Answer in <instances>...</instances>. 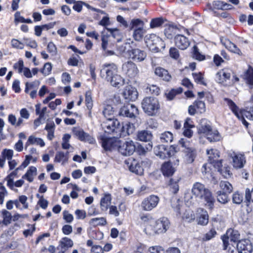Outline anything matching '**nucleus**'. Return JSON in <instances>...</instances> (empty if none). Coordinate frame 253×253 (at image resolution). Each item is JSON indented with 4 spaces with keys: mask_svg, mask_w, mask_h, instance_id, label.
I'll list each match as a JSON object with an SVG mask.
<instances>
[{
    "mask_svg": "<svg viewBox=\"0 0 253 253\" xmlns=\"http://www.w3.org/2000/svg\"><path fill=\"white\" fill-rule=\"evenodd\" d=\"M103 114L106 118V120L101 124L103 132H100L98 138L101 142H113L110 141L112 136L110 135L115 134V137H120L130 135L135 130V126L132 123H126L123 125L121 127V125L119 121L114 119V111L111 106H107L104 108Z\"/></svg>",
    "mask_w": 253,
    "mask_h": 253,
    "instance_id": "nucleus-1",
    "label": "nucleus"
},
{
    "mask_svg": "<svg viewBox=\"0 0 253 253\" xmlns=\"http://www.w3.org/2000/svg\"><path fill=\"white\" fill-rule=\"evenodd\" d=\"M192 192L195 198L202 205L210 210H212L214 207L215 200L210 190L199 182L194 184Z\"/></svg>",
    "mask_w": 253,
    "mask_h": 253,
    "instance_id": "nucleus-2",
    "label": "nucleus"
},
{
    "mask_svg": "<svg viewBox=\"0 0 253 253\" xmlns=\"http://www.w3.org/2000/svg\"><path fill=\"white\" fill-rule=\"evenodd\" d=\"M199 134L205 136L210 142L220 141L222 140V136L216 129L212 130L210 122L206 119H203L198 127Z\"/></svg>",
    "mask_w": 253,
    "mask_h": 253,
    "instance_id": "nucleus-3",
    "label": "nucleus"
},
{
    "mask_svg": "<svg viewBox=\"0 0 253 253\" xmlns=\"http://www.w3.org/2000/svg\"><path fill=\"white\" fill-rule=\"evenodd\" d=\"M213 149L207 150V153L209 155V161L211 164H213V167L217 170V171L225 178H228L232 175L230 167L227 164L222 165L223 160H218L219 155L216 153H213Z\"/></svg>",
    "mask_w": 253,
    "mask_h": 253,
    "instance_id": "nucleus-4",
    "label": "nucleus"
},
{
    "mask_svg": "<svg viewBox=\"0 0 253 253\" xmlns=\"http://www.w3.org/2000/svg\"><path fill=\"white\" fill-rule=\"evenodd\" d=\"M225 100L232 112L248 128L249 124L246 121L245 118L250 120H253V107H248L246 109L239 112L238 107L232 100L228 98Z\"/></svg>",
    "mask_w": 253,
    "mask_h": 253,
    "instance_id": "nucleus-5",
    "label": "nucleus"
},
{
    "mask_svg": "<svg viewBox=\"0 0 253 253\" xmlns=\"http://www.w3.org/2000/svg\"><path fill=\"white\" fill-rule=\"evenodd\" d=\"M141 105L144 112L151 116L155 115L160 108L158 99L153 97L144 98L142 101Z\"/></svg>",
    "mask_w": 253,
    "mask_h": 253,
    "instance_id": "nucleus-6",
    "label": "nucleus"
},
{
    "mask_svg": "<svg viewBox=\"0 0 253 253\" xmlns=\"http://www.w3.org/2000/svg\"><path fill=\"white\" fill-rule=\"evenodd\" d=\"M145 42L147 47L152 52L156 53L165 47L164 42L156 35L152 34L149 35L146 38Z\"/></svg>",
    "mask_w": 253,
    "mask_h": 253,
    "instance_id": "nucleus-7",
    "label": "nucleus"
},
{
    "mask_svg": "<svg viewBox=\"0 0 253 253\" xmlns=\"http://www.w3.org/2000/svg\"><path fill=\"white\" fill-rule=\"evenodd\" d=\"M154 151L156 156L164 159L174 155L177 150L174 145H170L168 147L164 144H160L154 148Z\"/></svg>",
    "mask_w": 253,
    "mask_h": 253,
    "instance_id": "nucleus-8",
    "label": "nucleus"
},
{
    "mask_svg": "<svg viewBox=\"0 0 253 253\" xmlns=\"http://www.w3.org/2000/svg\"><path fill=\"white\" fill-rule=\"evenodd\" d=\"M118 73V68L114 63H105L102 65L100 76L107 81L110 80Z\"/></svg>",
    "mask_w": 253,
    "mask_h": 253,
    "instance_id": "nucleus-9",
    "label": "nucleus"
},
{
    "mask_svg": "<svg viewBox=\"0 0 253 253\" xmlns=\"http://www.w3.org/2000/svg\"><path fill=\"white\" fill-rule=\"evenodd\" d=\"M160 201L159 197L155 195H151L145 198L141 203V207L144 211H151L155 208Z\"/></svg>",
    "mask_w": 253,
    "mask_h": 253,
    "instance_id": "nucleus-10",
    "label": "nucleus"
},
{
    "mask_svg": "<svg viewBox=\"0 0 253 253\" xmlns=\"http://www.w3.org/2000/svg\"><path fill=\"white\" fill-rule=\"evenodd\" d=\"M169 225L170 222L168 218L162 217L155 221L152 225V229L156 234L164 233L168 230Z\"/></svg>",
    "mask_w": 253,
    "mask_h": 253,
    "instance_id": "nucleus-11",
    "label": "nucleus"
},
{
    "mask_svg": "<svg viewBox=\"0 0 253 253\" xmlns=\"http://www.w3.org/2000/svg\"><path fill=\"white\" fill-rule=\"evenodd\" d=\"M122 69L123 73L130 78H135L139 73V70L136 65L131 61L124 63Z\"/></svg>",
    "mask_w": 253,
    "mask_h": 253,
    "instance_id": "nucleus-12",
    "label": "nucleus"
},
{
    "mask_svg": "<svg viewBox=\"0 0 253 253\" xmlns=\"http://www.w3.org/2000/svg\"><path fill=\"white\" fill-rule=\"evenodd\" d=\"M127 54L129 58L136 62L143 61L147 56V53L145 51L132 47L127 50Z\"/></svg>",
    "mask_w": 253,
    "mask_h": 253,
    "instance_id": "nucleus-13",
    "label": "nucleus"
},
{
    "mask_svg": "<svg viewBox=\"0 0 253 253\" xmlns=\"http://www.w3.org/2000/svg\"><path fill=\"white\" fill-rule=\"evenodd\" d=\"M138 114L137 108L133 104H128L121 108L119 115L130 118H134Z\"/></svg>",
    "mask_w": 253,
    "mask_h": 253,
    "instance_id": "nucleus-14",
    "label": "nucleus"
},
{
    "mask_svg": "<svg viewBox=\"0 0 253 253\" xmlns=\"http://www.w3.org/2000/svg\"><path fill=\"white\" fill-rule=\"evenodd\" d=\"M239 253H251L253 250V244L248 239H242L237 244Z\"/></svg>",
    "mask_w": 253,
    "mask_h": 253,
    "instance_id": "nucleus-15",
    "label": "nucleus"
},
{
    "mask_svg": "<svg viewBox=\"0 0 253 253\" xmlns=\"http://www.w3.org/2000/svg\"><path fill=\"white\" fill-rule=\"evenodd\" d=\"M73 134L81 141H87L93 142V137L89 134L85 132L82 128L80 127H74L72 130Z\"/></svg>",
    "mask_w": 253,
    "mask_h": 253,
    "instance_id": "nucleus-16",
    "label": "nucleus"
},
{
    "mask_svg": "<svg viewBox=\"0 0 253 253\" xmlns=\"http://www.w3.org/2000/svg\"><path fill=\"white\" fill-rule=\"evenodd\" d=\"M122 94L126 102L134 101L137 98L138 96L136 89L131 85L126 86Z\"/></svg>",
    "mask_w": 253,
    "mask_h": 253,
    "instance_id": "nucleus-17",
    "label": "nucleus"
},
{
    "mask_svg": "<svg viewBox=\"0 0 253 253\" xmlns=\"http://www.w3.org/2000/svg\"><path fill=\"white\" fill-rule=\"evenodd\" d=\"M117 150L124 156H130L135 151L134 143H118Z\"/></svg>",
    "mask_w": 253,
    "mask_h": 253,
    "instance_id": "nucleus-18",
    "label": "nucleus"
},
{
    "mask_svg": "<svg viewBox=\"0 0 253 253\" xmlns=\"http://www.w3.org/2000/svg\"><path fill=\"white\" fill-rule=\"evenodd\" d=\"M161 171L165 177H171L176 171L170 161L165 162L161 165Z\"/></svg>",
    "mask_w": 253,
    "mask_h": 253,
    "instance_id": "nucleus-19",
    "label": "nucleus"
},
{
    "mask_svg": "<svg viewBox=\"0 0 253 253\" xmlns=\"http://www.w3.org/2000/svg\"><path fill=\"white\" fill-rule=\"evenodd\" d=\"M183 30L184 31L186 32L189 35V32L187 29L184 27L178 25L171 24L169 25L165 30V35L168 39H171L173 35L175 34L177 31H181Z\"/></svg>",
    "mask_w": 253,
    "mask_h": 253,
    "instance_id": "nucleus-20",
    "label": "nucleus"
},
{
    "mask_svg": "<svg viewBox=\"0 0 253 253\" xmlns=\"http://www.w3.org/2000/svg\"><path fill=\"white\" fill-rule=\"evenodd\" d=\"M207 6L209 10L214 11L215 10L230 9L232 6L222 1L215 0L212 3H207Z\"/></svg>",
    "mask_w": 253,
    "mask_h": 253,
    "instance_id": "nucleus-21",
    "label": "nucleus"
},
{
    "mask_svg": "<svg viewBox=\"0 0 253 253\" xmlns=\"http://www.w3.org/2000/svg\"><path fill=\"white\" fill-rule=\"evenodd\" d=\"M246 163V157L244 154H235L232 157V166L237 169L243 168Z\"/></svg>",
    "mask_w": 253,
    "mask_h": 253,
    "instance_id": "nucleus-22",
    "label": "nucleus"
},
{
    "mask_svg": "<svg viewBox=\"0 0 253 253\" xmlns=\"http://www.w3.org/2000/svg\"><path fill=\"white\" fill-rule=\"evenodd\" d=\"M174 42L175 45L182 50L186 49L190 44L188 38L181 34H177L175 37Z\"/></svg>",
    "mask_w": 253,
    "mask_h": 253,
    "instance_id": "nucleus-23",
    "label": "nucleus"
},
{
    "mask_svg": "<svg viewBox=\"0 0 253 253\" xmlns=\"http://www.w3.org/2000/svg\"><path fill=\"white\" fill-rule=\"evenodd\" d=\"M186 143H180L181 147L184 148L183 150L186 157V160L188 163H193L196 156V150L195 148L192 147H186Z\"/></svg>",
    "mask_w": 253,
    "mask_h": 253,
    "instance_id": "nucleus-24",
    "label": "nucleus"
},
{
    "mask_svg": "<svg viewBox=\"0 0 253 253\" xmlns=\"http://www.w3.org/2000/svg\"><path fill=\"white\" fill-rule=\"evenodd\" d=\"M231 71L228 69H223L218 71L215 75V80L219 83H223L229 80Z\"/></svg>",
    "mask_w": 253,
    "mask_h": 253,
    "instance_id": "nucleus-25",
    "label": "nucleus"
},
{
    "mask_svg": "<svg viewBox=\"0 0 253 253\" xmlns=\"http://www.w3.org/2000/svg\"><path fill=\"white\" fill-rule=\"evenodd\" d=\"M142 163V162H139L133 160L129 166V170L137 175H142L144 174Z\"/></svg>",
    "mask_w": 253,
    "mask_h": 253,
    "instance_id": "nucleus-26",
    "label": "nucleus"
},
{
    "mask_svg": "<svg viewBox=\"0 0 253 253\" xmlns=\"http://www.w3.org/2000/svg\"><path fill=\"white\" fill-rule=\"evenodd\" d=\"M112 200V196L110 193H105L101 198L100 202V209L102 211H106L108 209Z\"/></svg>",
    "mask_w": 253,
    "mask_h": 253,
    "instance_id": "nucleus-27",
    "label": "nucleus"
},
{
    "mask_svg": "<svg viewBox=\"0 0 253 253\" xmlns=\"http://www.w3.org/2000/svg\"><path fill=\"white\" fill-rule=\"evenodd\" d=\"M201 213L196 217V221L198 225L206 226L209 223V214L206 210L203 209H200Z\"/></svg>",
    "mask_w": 253,
    "mask_h": 253,
    "instance_id": "nucleus-28",
    "label": "nucleus"
},
{
    "mask_svg": "<svg viewBox=\"0 0 253 253\" xmlns=\"http://www.w3.org/2000/svg\"><path fill=\"white\" fill-rule=\"evenodd\" d=\"M154 73L156 76L166 82L169 81L171 78V77L168 71L160 67L156 68Z\"/></svg>",
    "mask_w": 253,
    "mask_h": 253,
    "instance_id": "nucleus-29",
    "label": "nucleus"
},
{
    "mask_svg": "<svg viewBox=\"0 0 253 253\" xmlns=\"http://www.w3.org/2000/svg\"><path fill=\"white\" fill-rule=\"evenodd\" d=\"M181 180V177L176 178H170L168 182L169 190L174 194H176L179 190V182Z\"/></svg>",
    "mask_w": 253,
    "mask_h": 253,
    "instance_id": "nucleus-30",
    "label": "nucleus"
},
{
    "mask_svg": "<svg viewBox=\"0 0 253 253\" xmlns=\"http://www.w3.org/2000/svg\"><path fill=\"white\" fill-rule=\"evenodd\" d=\"M14 68L17 69L19 73L23 72L24 75L28 78L32 77V75L30 70L28 68H24V63L23 61L19 60L18 63L14 65Z\"/></svg>",
    "mask_w": 253,
    "mask_h": 253,
    "instance_id": "nucleus-31",
    "label": "nucleus"
},
{
    "mask_svg": "<svg viewBox=\"0 0 253 253\" xmlns=\"http://www.w3.org/2000/svg\"><path fill=\"white\" fill-rule=\"evenodd\" d=\"M137 137L138 140L146 142L152 141L153 135L150 131L144 130L138 132Z\"/></svg>",
    "mask_w": 253,
    "mask_h": 253,
    "instance_id": "nucleus-32",
    "label": "nucleus"
},
{
    "mask_svg": "<svg viewBox=\"0 0 253 253\" xmlns=\"http://www.w3.org/2000/svg\"><path fill=\"white\" fill-rule=\"evenodd\" d=\"M109 82L113 86L120 88L125 84V80L117 73Z\"/></svg>",
    "mask_w": 253,
    "mask_h": 253,
    "instance_id": "nucleus-33",
    "label": "nucleus"
},
{
    "mask_svg": "<svg viewBox=\"0 0 253 253\" xmlns=\"http://www.w3.org/2000/svg\"><path fill=\"white\" fill-rule=\"evenodd\" d=\"M37 169L35 167L30 166L26 173L22 176V178L32 182L34 180V176L37 174Z\"/></svg>",
    "mask_w": 253,
    "mask_h": 253,
    "instance_id": "nucleus-34",
    "label": "nucleus"
},
{
    "mask_svg": "<svg viewBox=\"0 0 253 253\" xmlns=\"http://www.w3.org/2000/svg\"><path fill=\"white\" fill-rule=\"evenodd\" d=\"M219 191L228 194L231 193L233 189L232 184L227 181H221L219 183Z\"/></svg>",
    "mask_w": 253,
    "mask_h": 253,
    "instance_id": "nucleus-35",
    "label": "nucleus"
},
{
    "mask_svg": "<svg viewBox=\"0 0 253 253\" xmlns=\"http://www.w3.org/2000/svg\"><path fill=\"white\" fill-rule=\"evenodd\" d=\"M73 245V242L71 239L63 237L60 241L59 246L62 250L66 251L69 248L72 247Z\"/></svg>",
    "mask_w": 253,
    "mask_h": 253,
    "instance_id": "nucleus-36",
    "label": "nucleus"
},
{
    "mask_svg": "<svg viewBox=\"0 0 253 253\" xmlns=\"http://www.w3.org/2000/svg\"><path fill=\"white\" fill-rule=\"evenodd\" d=\"M138 144L137 147L135 146V151L139 155H144L148 151H150L152 149V143H148L143 146L144 143H137Z\"/></svg>",
    "mask_w": 253,
    "mask_h": 253,
    "instance_id": "nucleus-37",
    "label": "nucleus"
},
{
    "mask_svg": "<svg viewBox=\"0 0 253 253\" xmlns=\"http://www.w3.org/2000/svg\"><path fill=\"white\" fill-rule=\"evenodd\" d=\"M107 223L106 219L104 217L93 218L89 221V224L93 227L105 226Z\"/></svg>",
    "mask_w": 253,
    "mask_h": 253,
    "instance_id": "nucleus-38",
    "label": "nucleus"
},
{
    "mask_svg": "<svg viewBox=\"0 0 253 253\" xmlns=\"http://www.w3.org/2000/svg\"><path fill=\"white\" fill-rule=\"evenodd\" d=\"M103 150L102 152H112L114 151L117 150L118 143H101Z\"/></svg>",
    "mask_w": 253,
    "mask_h": 253,
    "instance_id": "nucleus-39",
    "label": "nucleus"
},
{
    "mask_svg": "<svg viewBox=\"0 0 253 253\" xmlns=\"http://www.w3.org/2000/svg\"><path fill=\"white\" fill-rule=\"evenodd\" d=\"M144 30L143 27H140L134 30L133 32V38L136 41H140L142 40L144 34Z\"/></svg>",
    "mask_w": 253,
    "mask_h": 253,
    "instance_id": "nucleus-40",
    "label": "nucleus"
},
{
    "mask_svg": "<svg viewBox=\"0 0 253 253\" xmlns=\"http://www.w3.org/2000/svg\"><path fill=\"white\" fill-rule=\"evenodd\" d=\"M217 201L223 204H225L229 201L228 194L221 192V191H218L217 192Z\"/></svg>",
    "mask_w": 253,
    "mask_h": 253,
    "instance_id": "nucleus-41",
    "label": "nucleus"
},
{
    "mask_svg": "<svg viewBox=\"0 0 253 253\" xmlns=\"http://www.w3.org/2000/svg\"><path fill=\"white\" fill-rule=\"evenodd\" d=\"M182 88L179 87L176 89H171L168 93H166L165 95L168 100H171L176 95L182 93Z\"/></svg>",
    "mask_w": 253,
    "mask_h": 253,
    "instance_id": "nucleus-42",
    "label": "nucleus"
},
{
    "mask_svg": "<svg viewBox=\"0 0 253 253\" xmlns=\"http://www.w3.org/2000/svg\"><path fill=\"white\" fill-rule=\"evenodd\" d=\"M226 47L228 48L231 52L238 55H241L242 52L240 49L236 46L235 44L232 42L230 41H227L226 42Z\"/></svg>",
    "mask_w": 253,
    "mask_h": 253,
    "instance_id": "nucleus-43",
    "label": "nucleus"
},
{
    "mask_svg": "<svg viewBox=\"0 0 253 253\" xmlns=\"http://www.w3.org/2000/svg\"><path fill=\"white\" fill-rule=\"evenodd\" d=\"M229 237L231 242L238 243L240 240V234L237 230L230 229L227 231V233L230 232Z\"/></svg>",
    "mask_w": 253,
    "mask_h": 253,
    "instance_id": "nucleus-44",
    "label": "nucleus"
},
{
    "mask_svg": "<svg viewBox=\"0 0 253 253\" xmlns=\"http://www.w3.org/2000/svg\"><path fill=\"white\" fill-rule=\"evenodd\" d=\"M208 162V163L203 165L202 168V171L204 174H207L211 177L213 175L212 169L211 168V165L213 166V164H211L209 160Z\"/></svg>",
    "mask_w": 253,
    "mask_h": 253,
    "instance_id": "nucleus-45",
    "label": "nucleus"
},
{
    "mask_svg": "<svg viewBox=\"0 0 253 253\" xmlns=\"http://www.w3.org/2000/svg\"><path fill=\"white\" fill-rule=\"evenodd\" d=\"M183 220L188 222H191L195 219V216L193 211H185L182 215Z\"/></svg>",
    "mask_w": 253,
    "mask_h": 253,
    "instance_id": "nucleus-46",
    "label": "nucleus"
},
{
    "mask_svg": "<svg viewBox=\"0 0 253 253\" xmlns=\"http://www.w3.org/2000/svg\"><path fill=\"white\" fill-rule=\"evenodd\" d=\"M217 234L214 228H211L209 231L205 234L202 237L203 241H208L213 238Z\"/></svg>",
    "mask_w": 253,
    "mask_h": 253,
    "instance_id": "nucleus-47",
    "label": "nucleus"
},
{
    "mask_svg": "<svg viewBox=\"0 0 253 253\" xmlns=\"http://www.w3.org/2000/svg\"><path fill=\"white\" fill-rule=\"evenodd\" d=\"M245 202L247 206L253 203V187L252 189L247 188L245 190Z\"/></svg>",
    "mask_w": 253,
    "mask_h": 253,
    "instance_id": "nucleus-48",
    "label": "nucleus"
},
{
    "mask_svg": "<svg viewBox=\"0 0 253 253\" xmlns=\"http://www.w3.org/2000/svg\"><path fill=\"white\" fill-rule=\"evenodd\" d=\"M85 102L87 108L90 111L93 106V101L91 96V92L90 90L87 91L85 93Z\"/></svg>",
    "mask_w": 253,
    "mask_h": 253,
    "instance_id": "nucleus-49",
    "label": "nucleus"
},
{
    "mask_svg": "<svg viewBox=\"0 0 253 253\" xmlns=\"http://www.w3.org/2000/svg\"><path fill=\"white\" fill-rule=\"evenodd\" d=\"M173 134L169 131H166L161 134V141L162 142H171L173 140Z\"/></svg>",
    "mask_w": 253,
    "mask_h": 253,
    "instance_id": "nucleus-50",
    "label": "nucleus"
},
{
    "mask_svg": "<svg viewBox=\"0 0 253 253\" xmlns=\"http://www.w3.org/2000/svg\"><path fill=\"white\" fill-rule=\"evenodd\" d=\"M245 78L247 83L250 85V88L253 86V69H249L246 72Z\"/></svg>",
    "mask_w": 253,
    "mask_h": 253,
    "instance_id": "nucleus-51",
    "label": "nucleus"
},
{
    "mask_svg": "<svg viewBox=\"0 0 253 253\" xmlns=\"http://www.w3.org/2000/svg\"><path fill=\"white\" fill-rule=\"evenodd\" d=\"M243 201V195L238 191L235 192L232 195L233 203L236 204H240Z\"/></svg>",
    "mask_w": 253,
    "mask_h": 253,
    "instance_id": "nucleus-52",
    "label": "nucleus"
},
{
    "mask_svg": "<svg viewBox=\"0 0 253 253\" xmlns=\"http://www.w3.org/2000/svg\"><path fill=\"white\" fill-rule=\"evenodd\" d=\"M67 154L68 152L66 154L63 152H57L55 155L54 161L58 163H60L61 161L63 162L67 161L68 159Z\"/></svg>",
    "mask_w": 253,
    "mask_h": 253,
    "instance_id": "nucleus-53",
    "label": "nucleus"
},
{
    "mask_svg": "<svg viewBox=\"0 0 253 253\" xmlns=\"http://www.w3.org/2000/svg\"><path fill=\"white\" fill-rule=\"evenodd\" d=\"M194 104L196 108L198 110V112L203 113L206 111L205 104L203 101L200 100H196L194 102Z\"/></svg>",
    "mask_w": 253,
    "mask_h": 253,
    "instance_id": "nucleus-54",
    "label": "nucleus"
},
{
    "mask_svg": "<svg viewBox=\"0 0 253 253\" xmlns=\"http://www.w3.org/2000/svg\"><path fill=\"white\" fill-rule=\"evenodd\" d=\"M164 23L162 18H156L151 20L150 26L151 28H155L160 27Z\"/></svg>",
    "mask_w": 253,
    "mask_h": 253,
    "instance_id": "nucleus-55",
    "label": "nucleus"
},
{
    "mask_svg": "<svg viewBox=\"0 0 253 253\" xmlns=\"http://www.w3.org/2000/svg\"><path fill=\"white\" fill-rule=\"evenodd\" d=\"M140 219L144 223H148L154 219L151 214L148 213H141L140 214Z\"/></svg>",
    "mask_w": 253,
    "mask_h": 253,
    "instance_id": "nucleus-56",
    "label": "nucleus"
},
{
    "mask_svg": "<svg viewBox=\"0 0 253 253\" xmlns=\"http://www.w3.org/2000/svg\"><path fill=\"white\" fill-rule=\"evenodd\" d=\"M52 65L49 62L44 64L43 67L41 69V72L44 76L48 75L51 71Z\"/></svg>",
    "mask_w": 253,
    "mask_h": 253,
    "instance_id": "nucleus-57",
    "label": "nucleus"
},
{
    "mask_svg": "<svg viewBox=\"0 0 253 253\" xmlns=\"http://www.w3.org/2000/svg\"><path fill=\"white\" fill-rule=\"evenodd\" d=\"M221 239L222 241V249L223 250H226L229 246V237L227 233L223 234L221 236Z\"/></svg>",
    "mask_w": 253,
    "mask_h": 253,
    "instance_id": "nucleus-58",
    "label": "nucleus"
},
{
    "mask_svg": "<svg viewBox=\"0 0 253 253\" xmlns=\"http://www.w3.org/2000/svg\"><path fill=\"white\" fill-rule=\"evenodd\" d=\"M11 46L16 49H22L24 48V43L16 39H12L11 41Z\"/></svg>",
    "mask_w": 253,
    "mask_h": 253,
    "instance_id": "nucleus-59",
    "label": "nucleus"
},
{
    "mask_svg": "<svg viewBox=\"0 0 253 253\" xmlns=\"http://www.w3.org/2000/svg\"><path fill=\"white\" fill-rule=\"evenodd\" d=\"M36 115H38L40 116V118H43L44 116V114H45L47 108L44 107L42 108V110H41V104H38L36 105Z\"/></svg>",
    "mask_w": 253,
    "mask_h": 253,
    "instance_id": "nucleus-60",
    "label": "nucleus"
},
{
    "mask_svg": "<svg viewBox=\"0 0 253 253\" xmlns=\"http://www.w3.org/2000/svg\"><path fill=\"white\" fill-rule=\"evenodd\" d=\"M193 57L199 61L205 59V56L199 52V49L196 46L193 47Z\"/></svg>",
    "mask_w": 253,
    "mask_h": 253,
    "instance_id": "nucleus-61",
    "label": "nucleus"
},
{
    "mask_svg": "<svg viewBox=\"0 0 253 253\" xmlns=\"http://www.w3.org/2000/svg\"><path fill=\"white\" fill-rule=\"evenodd\" d=\"M193 77L195 80V82L198 84H200L203 85H206V83L204 82V78L202 74L201 73H192Z\"/></svg>",
    "mask_w": 253,
    "mask_h": 253,
    "instance_id": "nucleus-62",
    "label": "nucleus"
},
{
    "mask_svg": "<svg viewBox=\"0 0 253 253\" xmlns=\"http://www.w3.org/2000/svg\"><path fill=\"white\" fill-rule=\"evenodd\" d=\"M47 51L52 55H55L57 53V48L52 42H49L47 46Z\"/></svg>",
    "mask_w": 253,
    "mask_h": 253,
    "instance_id": "nucleus-63",
    "label": "nucleus"
},
{
    "mask_svg": "<svg viewBox=\"0 0 253 253\" xmlns=\"http://www.w3.org/2000/svg\"><path fill=\"white\" fill-rule=\"evenodd\" d=\"M150 253H165L164 249L161 246H153L149 249Z\"/></svg>",
    "mask_w": 253,
    "mask_h": 253,
    "instance_id": "nucleus-64",
    "label": "nucleus"
}]
</instances>
